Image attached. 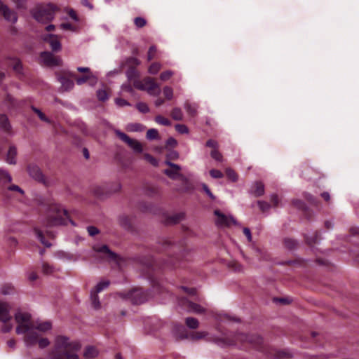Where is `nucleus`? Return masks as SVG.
<instances>
[{
  "instance_id": "nucleus-1",
  "label": "nucleus",
  "mask_w": 359,
  "mask_h": 359,
  "mask_svg": "<svg viewBox=\"0 0 359 359\" xmlns=\"http://www.w3.org/2000/svg\"><path fill=\"white\" fill-rule=\"evenodd\" d=\"M81 348L79 341H71L64 335H57L54 339V349L50 353L51 359H79L77 352Z\"/></svg>"
},
{
  "instance_id": "nucleus-2",
  "label": "nucleus",
  "mask_w": 359,
  "mask_h": 359,
  "mask_svg": "<svg viewBox=\"0 0 359 359\" xmlns=\"http://www.w3.org/2000/svg\"><path fill=\"white\" fill-rule=\"evenodd\" d=\"M65 218H68L67 210L61 205L53 203L46 208L42 223L47 227L63 225Z\"/></svg>"
},
{
  "instance_id": "nucleus-3",
  "label": "nucleus",
  "mask_w": 359,
  "mask_h": 359,
  "mask_svg": "<svg viewBox=\"0 0 359 359\" xmlns=\"http://www.w3.org/2000/svg\"><path fill=\"white\" fill-rule=\"evenodd\" d=\"M15 321L18 323L16 333L18 334H25L34 328V324L31 321V315L28 313L18 312L15 315Z\"/></svg>"
},
{
  "instance_id": "nucleus-4",
  "label": "nucleus",
  "mask_w": 359,
  "mask_h": 359,
  "mask_svg": "<svg viewBox=\"0 0 359 359\" xmlns=\"http://www.w3.org/2000/svg\"><path fill=\"white\" fill-rule=\"evenodd\" d=\"M135 88L147 91L150 95H158L161 93L159 85L151 77H146L143 81H135Z\"/></svg>"
},
{
  "instance_id": "nucleus-5",
  "label": "nucleus",
  "mask_w": 359,
  "mask_h": 359,
  "mask_svg": "<svg viewBox=\"0 0 359 359\" xmlns=\"http://www.w3.org/2000/svg\"><path fill=\"white\" fill-rule=\"evenodd\" d=\"M33 18L39 22L46 23L54 18V9L53 6L37 7L32 11Z\"/></svg>"
},
{
  "instance_id": "nucleus-6",
  "label": "nucleus",
  "mask_w": 359,
  "mask_h": 359,
  "mask_svg": "<svg viewBox=\"0 0 359 359\" xmlns=\"http://www.w3.org/2000/svg\"><path fill=\"white\" fill-rule=\"evenodd\" d=\"M11 309V307L7 302H4L0 305V322L5 324L2 327V332L5 333L10 332L13 328L12 324L9 323L12 320Z\"/></svg>"
},
{
  "instance_id": "nucleus-7",
  "label": "nucleus",
  "mask_w": 359,
  "mask_h": 359,
  "mask_svg": "<svg viewBox=\"0 0 359 359\" xmlns=\"http://www.w3.org/2000/svg\"><path fill=\"white\" fill-rule=\"evenodd\" d=\"M115 134L120 140L126 142L136 153H142L143 151L142 144L137 140L131 139L126 133L119 130H114Z\"/></svg>"
},
{
  "instance_id": "nucleus-8",
  "label": "nucleus",
  "mask_w": 359,
  "mask_h": 359,
  "mask_svg": "<svg viewBox=\"0 0 359 359\" xmlns=\"http://www.w3.org/2000/svg\"><path fill=\"white\" fill-rule=\"evenodd\" d=\"M125 298L130 300L133 304H141L147 301L148 294L147 292L137 288L128 293Z\"/></svg>"
},
{
  "instance_id": "nucleus-9",
  "label": "nucleus",
  "mask_w": 359,
  "mask_h": 359,
  "mask_svg": "<svg viewBox=\"0 0 359 359\" xmlns=\"http://www.w3.org/2000/svg\"><path fill=\"white\" fill-rule=\"evenodd\" d=\"M40 62L49 67L60 66L62 65V60L56 57L53 53L43 51L40 53Z\"/></svg>"
},
{
  "instance_id": "nucleus-10",
  "label": "nucleus",
  "mask_w": 359,
  "mask_h": 359,
  "mask_svg": "<svg viewBox=\"0 0 359 359\" xmlns=\"http://www.w3.org/2000/svg\"><path fill=\"white\" fill-rule=\"evenodd\" d=\"M215 215L217 217L215 224L219 227H225L230 226L231 223L235 225L240 226V224L231 215H226L221 212L219 210L214 212Z\"/></svg>"
},
{
  "instance_id": "nucleus-11",
  "label": "nucleus",
  "mask_w": 359,
  "mask_h": 359,
  "mask_svg": "<svg viewBox=\"0 0 359 359\" xmlns=\"http://www.w3.org/2000/svg\"><path fill=\"white\" fill-rule=\"evenodd\" d=\"M165 163L170 167V169H166L164 173L172 180H181L182 181L187 180V178L180 172L181 167L170 161H165Z\"/></svg>"
},
{
  "instance_id": "nucleus-12",
  "label": "nucleus",
  "mask_w": 359,
  "mask_h": 359,
  "mask_svg": "<svg viewBox=\"0 0 359 359\" xmlns=\"http://www.w3.org/2000/svg\"><path fill=\"white\" fill-rule=\"evenodd\" d=\"M41 39L49 45L53 52L57 53L62 50V44L57 35L46 34L41 36Z\"/></svg>"
},
{
  "instance_id": "nucleus-13",
  "label": "nucleus",
  "mask_w": 359,
  "mask_h": 359,
  "mask_svg": "<svg viewBox=\"0 0 359 359\" xmlns=\"http://www.w3.org/2000/svg\"><path fill=\"white\" fill-rule=\"evenodd\" d=\"M0 15L3 16L5 20L12 24H15L18 21L17 13L11 10L8 6L4 4L0 0Z\"/></svg>"
},
{
  "instance_id": "nucleus-14",
  "label": "nucleus",
  "mask_w": 359,
  "mask_h": 359,
  "mask_svg": "<svg viewBox=\"0 0 359 359\" xmlns=\"http://www.w3.org/2000/svg\"><path fill=\"white\" fill-rule=\"evenodd\" d=\"M181 305L184 306L189 312L201 314L205 312V309L196 303L192 302L187 299H182L181 300Z\"/></svg>"
},
{
  "instance_id": "nucleus-15",
  "label": "nucleus",
  "mask_w": 359,
  "mask_h": 359,
  "mask_svg": "<svg viewBox=\"0 0 359 359\" xmlns=\"http://www.w3.org/2000/svg\"><path fill=\"white\" fill-rule=\"evenodd\" d=\"M95 252L98 253L104 254L106 258L111 261H118V256L115 252L111 251L107 245H102L101 246L95 245L93 247Z\"/></svg>"
},
{
  "instance_id": "nucleus-16",
  "label": "nucleus",
  "mask_w": 359,
  "mask_h": 359,
  "mask_svg": "<svg viewBox=\"0 0 359 359\" xmlns=\"http://www.w3.org/2000/svg\"><path fill=\"white\" fill-rule=\"evenodd\" d=\"M25 334L26 335L24 337V343L27 347H31L36 344L39 339V334L36 332L34 328H32Z\"/></svg>"
},
{
  "instance_id": "nucleus-17",
  "label": "nucleus",
  "mask_w": 359,
  "mask_h": 359,
  "mask_svg": "<svg viewBox=\"0 0 359 359\" xmlns=\"http://www.w3.org/2000/svg\"><path fill=\"white\" fill-rule=\"evenodd\" d=\"M27 171L29 176L34 180L40 182H44V176L39 166L34 164L29 165L27 167Z\"/></svg>"
},
{
  "instance_id": "nucleus-18",
  "label": "nucleus",
  "mask_w": 359,
  "mask_h": 359,
  "mask_svg": "<svg viewBox=\"0 0 359 359\" xmlns=\"http://www.w3.org/2000/svg\"><path fill=\"white\" fill-rule=\"evenodd\" d=\"M17 149L15 146H11L6 154V161L11 165L16 163Z\"/></svg>"
},
{
  "instance_id": "nucleus-19",
  "label": "nucleus",
  "mask_w": 359,
  "mask_h": 359,
  "mask_svg": "<svg viewBox=\"0 0 359 359\" xmlns=\"http://www.w3.org/2000/svg\"><path fill=\"white\" fill-rule=\"evenodd\" d=\"M58 81L61 83L62 88L65 91H69L72 90L74 86V83L72 80L67 79L65 76H60Z\"/></svg>"
},
{
  "instance_id": "nucleus-20",
  "label": "nucleus",
  "mask_w": 359,
  "mask_h": 359,
  "mask_svg": "<svg viewBox=\"0 0 359 359\" xmlns=\"http://www.w3.org/2000/svg\"><path fill=\"white\" fill-rule=\"evenodd\" d=\"M252 194L256 196L259 197L264 194V185L261 182H255L253 184V190L252 191Z\"/></svg>"
},
{
  "instance_id": "nucleus-21",
  "label": "nucleus",
  "mask_w": 359,
  "mask_h": 359,
  "mask_svg": "<svg viewBox=\"0 0 359 359\" xmlns=\"http://www.w3.org/2000/svg\"><path fill=\"white\" fill-rule=\"evenodd\" d=\"M12 177L9 172L4 169H0V184L5 185L12 182Z\"/></svg>"
},
{
  "instance_id": "nucleus-22",
  "label": "nucleus",
  "mask_w": 359,
  "mask_h": 359,
  "mask_svg": "<svg viewBox=\"0 0 359 359\" xmlns=\"http://www.w3.org/2000/svg\"><path fill=\"white\" fill-rule=\"evenodd\" d=\"M184 107L189 115L195 116L197 114L198 105L196 104H191L189 102H185Z\"/></svg>"
},
{
  "instance_id": "nucleus-23",
  "label": "nucleus",
  "mask_w": 359,
  "mask_h": 359,
  "mask_svg": "<svg viewBox=\"0 0 359 359\" xmlns=\"http://www.w3.org/2000/svg\"><path fill=\"white\" fill-rule=\"evenodd\" d=\"M98 355L97 350L94 346H88L83 353V357L86 359H92Z\"/></svg>"
},
{
  "instance_id": "nucleus-24",
  "label": "nucleus",
  "mask_w": 359,
  "mask_h": 359,
  "mask_svg": "<svg viewBox=\"0 0 359 359\" xmlns=\"http://www.w3.org/2000/svg\"><path fill=\"white\" fill-rule=\"evenodd\" d=\"M34 328L36 330H39L43 332H46L52 328V324L49 321H45L43 323H39L36 325L34 324Z\"/></svg>"
},
{
  "instance_id": "nucleus-25",
  "label": "nucleus",
  "mask_w": 359,
  "mask_h": 359,
  "mask_svg": "<svg viewBox=\"0 0 359 359\" xmlns=\"http://www.w3.org/2000/svg\"><path fill=\"white\" fill-rule=\"evenodd\" d=\"M14 291V287L11 284H5L0 287V293L3 295L11 294Z\"/></svg>"
},
{
  "instance_id": "nucleus-26",
  "label": "nucleus",
  "mask_w": 359,
  "mask_h": 359,
  "mask_svg": "<svg viewBox=\"0 0 359 359\" xmlns=\"http://www.w3.org/2000/svg\"><path fill=\"white\" fill-rule=\"evenodd\" d=\"M34 231L36 233V238L44 246L48 248L51 246V244L45 240L43 233L40 229H39L38 228H34Z\"/></svg>"
},
{
  "instance_id": "nucleus-27",
  "label": "nucleus",
  "mask_w": 359,
  "mask_h": 359,
  "mask_svg": "<svg viewBox=\"0 0 359 359\" xmlns=\"http://www.w3.org/2000/svg\"><path fill=\"white\" fill-rule=\"evenodd\" d=\"M128 79L130 81H137L136 79L139 76L138 72L133 67L128 69L126 73Z\"/></svg>"
},
{
  "instance_id": "nucleus-28",
  "label": "nucleus",
  "mask_w": 359,
  "mask_h": 359,
  "mask_svg": "<svg viewBox=\"0 0 359 359\" xmlns=\"http://www.w3.org/2000/svg\"><path fill=\"white\" fill-rule=\"evenodd\" d=\"M226 175L229 180H230L233 182H236L238 180V174L231 168H227L225 170Z\"/></svg>"
},
{
  "instance_id": "nucleus-29",
  "label": "nucleus",
  "mask_w": 359,
  "mask_h": 359,
  "mask_svg": "<svg viewBox=\"0 0 359 359\" xmlns=\"http://www.w3.org/2000/svg\"><path fill=\"white\" fill-rule=\"evenodd\" d=\"M185 323L187 326L190 329H196L199 325L198 320L196 318L192 317L187 318Z\"/></svg>"
},
{
  "instance_id": "nucleus-30",
  "label": "nucleus",
  "mask_w": 359,
  "mask_h": 359,
  "mask_svg": "<svg viewBox=\"0 0 359 359\" xmlns=\"http://www.w3.org/2000/svg\"><path fill=\"white\" fill-rule=\"evenodd\" d=\"M171 116L175 121H181L183 118L182 111L179 107H175L172 110Z\"/></svg>"
},
{
  "instance_id": "nucleus-31",
  "label": "nucleus",
  "mask_w": 359,
  "mask_h": 359,
  "mask_svg": "<svg viewBox=\"0 0 359 359\" xmlns=\"http://www.w3.org/2000/svg\"><path fill=\"white\" fill-rule=\"evenodd\" d=\"M0 128L5 130H8L11 128L8 119L4 114H0Z\"/></svg>"
},
{
  "instance_id": "nucleus-32",
  "label": "nucleus",
  "mask_w": 359,
  "mask_h": 359,
  "mask_svg": "<svg viewBox=\"0 0 359 359\" xmlns=\"http://www.w3.org/2000/svg\"><path fill=\"white\" fill-rule=\"evenodd\" d=\"M96 80V78L93 74H86L82 76L78 77L76 79V82L78 85H82L85 83L87 81L90 79Z\"/></svg>"
},
{
  "instance_id": "nucleus-33",
  "label": "nucleus",
  "mask_w": 359,
  "mask_h": 359,
  "mask_svg": "<svg viewBox=\"0 0 359 359\" xmlns=\"http://www.w3.org/2000/svg\"><path fill=\"white\" fill-rule=\"evenodd\" d=\"M97 99L101 102H105L109 99L108 93L105 89H99L96 93Z\"/></svg>"
},
{
  "instance_id": "nucleus-34",
  "label": "nucleus",
  "mask_w": 359,
  "mask_h": 359,
  "mask_svg": "<svg viewBox=\"0 0 359 359\" xmlns=\"http://www.w3.org/2000/svg\"><path fill=\"white\" fill-rule=\"evenodd\" d=\"M110 284L109 280H102L98 283L95 286V293H99L103 290L107 288Z\"/></svg>"
},
{
  "instance_id": "nucleus-35",
  "label": "nucleus",
  "mask_w": 359,
  "mask_h": 359,
  "mask_svg": "<svg viewBox=\"0 0 359 359\" xmlns=\"http://www.w3.org/2000/svg\"><path fill=\"white\" fill-rule=\"evenodd\" d=\"M118 223L122 227H123L126 229H128L130 227V223L127 216L123 215L119 217Z\"/></svg>"
},
{
  "instance_id": "nucleus-36",
  "label": "nucleus",
  "mask_w": 359,
  "mask_h": 359,
  "mask_svg": "<svg viewBox=\"0 0 359 359\" xmlns=\"http://www.w3.org/2000/svg\"><path fill=\"white\" fill-rule=\"evenodd\" d=\"M146 136L148 140L159 139L158 132L155 128L149 129Z\"/></svg>"
},
{
  "instance_id": "nucleus-37",
  "label": "nucleus",
  "mask_w": 359,
  "mask_h": 359,
  "mask_svg": "<svg viewBox=\"0 0 359 359\" xmlns=\"http://www.w3.org/2000/svg\"><path fill=\"white\" fill-rule=\"evenodd\" d=\"M155 121L158 123V124H161V125H163V126H169L171 125V122L170 121L169 119H168L167 118H165L162 116H156L155 117Z\"/></svg>"
},
{
  "instance_id": "nucleus-38",
  "label": "nucleus",
  "mask_w": 359,
  "mask_h": 359,
  "mask_svg": "<svg viewBox=\"0 0 359 359\" xmlns=\"http://www.w3.org/2000/svg\"><path fill=\"white\" fill-rule=\"evenodd\" d=\"M15 4L17 9L26 10L27 8V0H12Z\"/></svg>"
},
{
  "instance_id": "nucleus-39",
  "label": "nucleus",
  "mask_w": 359,
  "mask_h": 359,
  "mask_svg": "<svg viewBox=\"0 0 359 359\" xmlns=\"http://www.w3.org/2000/svg\"><path fill=\"white\" fill-rule=\"evenodd\" d=\"M211 157L218 161V162H222L223 161V156L222 154L219 151L218 149H212L210 152Z\"/></svg>"
},
{
  "instance_id": "nucleus-40",
  "label": "nucleus",
  "mask_w": 359,
  "mask_h": 359,
  "mask_svg": "<svg viewBox=\"0 0 359 359\" xmlns=\"http://www.w3.org/2000/svg\"><path fill=\"white\" fill-rule=\"evenodd\" d=\"M161 68V65L160 63L154 62L150 65L148 71L151 74H156L159 72Z\"/></svg>"
},
{
  "instance_id": "nucleus-41",
  "label": "nucleus",
  "mask_w": 359,
  "mask_h": 359,
  "mask_svg": "<svg viewBox=\"0 0 359 359\" xmlns=\"http://www.w3.org/2000/svg\"><path fill=\"white\" fill-rule=\"evenodd\" d=\"M11 65L13 66V69L16 72L21 73L22 67L21 62L18 59H13L12 60Z\"/></svg>"
},
{
  "instance_id": "nucleus-42",
  "label": "nucleus",
  "mask_w": 359,
  "mask_h": 359,
  "mask_svg": "<svg viewBox=\"0 0 359 359\" xmlns=\"http://www.w3.org/2000/svg\"><path fill=\"white\" fill-rule=\"evenodd\" d=\"M134 24L137 28H142L147 24V20L142 17H137L134 19Z\"/></svg>"
},
{
  "instance_id": "nucleus-43",
  "label": "nucleus",
  "mask_w": 359,
  "mask_h": 359,
  "mask_svg": "<svg viewBox=\"0 0 359 359\" xmlns=\"http://www.w3.org/2000/svg\"><path fill=\"white\" fill-rule=\"evenodd\" d=\"M36 344L40 348H44L50 345V341L46 337H39Z\"/></svg>"
},
{
  "instance_id": "nucleus-44",
  "label": "nucleus",
  "mask_w": 359,
  "mask_h": 359,
  "mask_svg": "<svg viewBox=\"0 0 359 359\" xmlns=\"http://www.w3.org/2000/svg\"><path fill=\"white\" fill-rule=\"evenodd\" d=\"M32 109L38 115L39 118L41 121L46 122V123L50 122V120L44 115L43 113H42V111L40 109H39L34 107H32Z\"/></svg>"
},
{
  "instance_id": "nucleus-45",
  "label": "nucleus",
  "mask_w": 359,
  "mask_h": 359,
  "mask_svg": "<svg viewBox=\"0 0 359 359\" xmlns=\"http://www.w3.org/2000/svg\"><path fill=\"white\" fill-rule=\"evenodd\" d=\"M91 300L95 309H99L100 307V302L99 301L97 293L95 292V294H93V292H91Z\"/></svg>"
},
{
  "instance_id": "nucleus-46",
  "label": "nucleus",
  "mask_w": 359,
  "mask_h": 359,
  "mask_svg": "<svg viewBox=\"0 0 359 359\" xmlns=\"http://www.w3.org/2000/svg\"><path fill=\"white\" fill-rule=\"evenodd\" d=\"M137 109L142 113H148L149 111V108L148 105L144 102H139L136 105Z\"/></svg>"
},
{
  "instance_id": "nucleus-47",
  "label": "nucleus",
  "mask_w": 359,
  "mask_h": 359,
  "mask_svg": "<svg viewBox=\"0 0 359 359\" xmlns=\"http://www.w3.org/2000/svg\"><path fill=\"white\" fill-rule=\"evenodd\" d=\"M173 74H174V73L172 71L167 70L161 74L160 79L162 81H165L169 80L172 76Z\"/></svg>"
},
{
  "instance_id": "nucleus-48",
  "label": "nucleus",
  "mask_w": 359,
  "mask_h": 359,
  "mask_svg": "<svg viewBox=\"0 0 359 359\" xmlns=\"http://www.w3.org/2000/svg\"><path fill=\"white\" fill-rule=\"evenodd\" d=\"M284 243L285 246L290 250L294 248L297 245V241L291 238H285Z\"/></svg>"
},
{
  "instance_id": "nucleus-49",
  "label": "nucleus",
  "mask_w": 359,
  "mask_h": 359,
  "mask_svg": "<svg viewBox=\"0 0 359 359\" xmlns=\"http://www.w3.org/2000/svg\"><path fill=\"white\" fill-rule=\"evenodd\" d=\"M163 94L165 97L166 99L168 100H171L173 97V90L172 89V88L169 87V86H165L163 88Z\"/></svg>"
},
{
  "instance_id": "nucleus-50",
  "label": "nucleus",
  "mask_w": 359,
  "mask_h": 359,
  "mask_svg": "<svg viewBox=\"0 0 359 359\" xmlns=\"http://www.w3.org/2000/svg\"><path fill=\"white\" fill-rule=\"evenodd\" d=\"M210 175L212 178L220 179L224 177L223 173L217 169H212L210 170Z\"/></svg>"
},
{
  "instance_id": "nucleus-51",
  "label": "nucleus",
  "mask_w": 359,
  "mask_h": 359,
  "mask_svg": "<svg viewBox=\"0 0 359 359\" xmlns=\"http://www.w3.org/2000/svg\"><path fill=\"white\" fill-rule=\"evenodd\" d=\"M175 129L179 133L181 134H187L189 133L187 126L184 124L175 125Z\"/></svg>"
},
{
  "instance_id": "nucleus-52",
  "label": "nucleus",
  "mask_w": 359,
  "mask_h": 359,
  "mask_svg": "<svg viewBox=\"0 0 359 359\" xmlns=\"http://www.w3.org/2000/svg\"><path fill=\"white\" fill-rule=\"evenodd\" d=\"M42 271L45 274H50L53 271V267L48 263H42Z\"/></svg>"
},
{
  "instance_id": "nucleus-53",
  "label": "nucleus",
  "mask_w": 359,
  "mask_h": 359,
  "mask_svg": "<svg viewBox=\"0 0 359 359\" xmlns=\"http://www.w3.org/2000/svg\"><path fill=\"white\" fill-rule=\"evenodd\" d=\"M7 189L11 191H16L22 196L25 194V191L19 186L15 184H11L8 186Z\"/></svg>"
},
{
  "instance_id": "nucleus-54",
  "label": "nucleus",
  "mask_w": 359,
  "mask_h": 359,
  "mask_svg": "<svg viewBox=\"0 0 359 359\" xmlns=\"http://www.w3.org/2000/svg\"><path fill=\"white\" fill-rule=\"evenodd\" d=\"M257 204L262 212H266L269 210L271 208L270 204L265 201H259L257 202Z\"/></svg>"
},
{
  "instance_id": "nucleus-55",
  "label": "nucleus",
  "mask_w": 359,
  "mask_h": 359,
  "mask_svg": "<svg viewBox=\"0 0 359 359\" xmlns=\"http://www.w3.org/2000/svg\"><path fill=\"white\" fill-rule=\"evenodd\" d=\"M201 187H202V189L204 191V192L208 196V197L211 199V200H215V196L212 194V193L211 192V191L210 190L209 187H208V185L205 183H202L201 184Z\"/></svg>"
},
{
  "instance_id": "nucleus-56",
  "label": "nucleus",
  "mask_w": 359,
  "mask_h": 359,
  "mask_svg": "<svg viewBox=\"0 0 359 359\" xmlns=\"http://www.w3.org/2000/svg\"><path fill=\"white\" fill-rule=\"evenodd\" d=\"M205 146L208 147L212 148V149H219L218 142L212 139H210L206 142Z\"/></svg>"
},
{
  "instance_id": "nucleus-57",
  "label": "nucleus",
  "mask_w": 359,
  "mask_h": 359,
  "mask_svg": "<svg viewBox=\"0 0 359 359\" xmlns=\"http://www.w3.org/2000/svg\"><path fill=\"white\" fill-rule=\"evenodd\" d=\"M246 340H248L249 342L255 344H260L262 343V338L259 336H255V337H245Z\"/></svg>"
},
{
  "instance_id": "nucleus-58",
  "label": "nucleus",
  "mask_w": 359,
  "mask_h": 359,
  "mask_svg": "<svg viewBox=\"0 0 359 359\" xmlns=\"http://www.w3.org/2000/svg\"><path fill=\"white\" fill-rule=\"evenodd\" d=\"M144 159L146 161H147L148 162H149L151 165H155V166L158 165V161H156V159L155 158H154L149 154H144Z\"/></svg>"
},
{
  "instance_id": "nucleus-59",
  "label": "nucleus",
  "mask_w": 359,
  "mask_h": 359,
  "mask_svg": "<svg viewBox=\"0 0 359 359\" xmlns=\"http://www.w3.org/2000/svg\"><path fill=\"white\" fill-rule=\"evenodd\" d=\"M115 103L117 106L121 107L130 106V104L127 100L122 98H116L115 100Z\"/></svg>"
},
{
  "instance_id": "nucleus-60",
  "label": "nucleus",
  "mask_w": 359,
  "mask_h": 359,
  "mask_svg": "<svg viewBox=\"0 0 359 359\" xmlns=\"http://www.w3.org/2000/svg\"><path fill=\"white\" fill-rule=\"evenodd\" d=\"M156 48L154 46H152L149 48L148 53H147V59L149 61L151 60L156 54Z\"/></svg>"
},
{
  "instance_id": "nucleus-61",
  "label": "nucleus",
  "mask_w": 359,
  "mask_h": 359,
  "mask_svg": "<svg viewBox=\"0 0 359 359\" xmlns=\"http://www.w3.org/2000/svg\"><path fill=\"white\" fill-rule=\"evenodd\" d=\"M88 233L90 236H94L99 233V229L94 226H89L87 227Z\"/></svg>"
},
{
  "instance_id": "nucleus-62",
  "label": "nucleus",
  "mask_w": 359,
  "mask_h": 359,
  "mask_svg": "<svg viewBox=\"0 0 359 359\" xmlns=\"http://www.w3.org/2000/svg\"><path fill=\"white\" fill-rule=\"evenodd\" d=\"M207 334H208V333L204 331L198 332L195 334L192 335L191 339H202V338H204L205 337H206Z\"/></svg>"
},
{
  "instance_id": "nucleus-63",
  "label": "nucleus",
  "mask_w": 359,
  "mask_h": 359,
  "mask_svg": "<svg viewBox=\"0 0 359 359\" xmlns=\"http://www.w3.org/2000/svg\"><path fill=\"white\" fill-rule=\"evenodd\" d=\"M179 153L175 150L170 151L167 155V157L170 160H177L179 158Z\"/></svg>"
},
{
  "instance_id": "nucleus-64",
  "label": "nucleus",
  "mask_w": 359,
  "mask_h": 359,
  "mask_svg": "<svg viewBox=\"0 0 359 359\" xmlns=\"http://www.w3.org/2000/svg\"><path fill=\"white\" fill-rule=\"evenodd\" d=\"M130 130L132 131H142L144 129V126L140 123H134L130 126Z\"/></svg>"
}]
</instances>
